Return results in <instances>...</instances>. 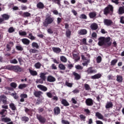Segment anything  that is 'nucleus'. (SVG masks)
Listing matches in <instances>:
<instances>
[{
	"mask_svg": "<svg viewBox=\"0 0 124 124\" xmlns=\"http://www.w3.org/2000/svg\"><path fill=\"white\" fill-rule=\"evenodd\" d=\"M4 68L5 69H8V70H13L15 72H22V71H24V68L19 65H8L5 66Z\"/></svg>",
	"mask_w": 124,
	"mask_h": 124,
	"instance_id": "nucleus-1",
	"label": "nucleus"
},
{
	"mask_svg": "<svg viewBox=\"0 0 124 124\" xmlns=\"http://www.w3.org/2000/svg\"><path fill=\"white\" fill-rule=\"evenodd\" d=\"M55 20V18L49 16L46 17L45 21L43 22L44 27H47L48 25L52 24Z\"/></svg>",
	"mask_w": 124,
	"mask_h": 124,
	"instance_id": "nucleus-2",
	"label": "nucleus"
},
{
	"mask_svg": "<svg viewBox=\"0 0 124 124\" xmlns=\"http://www.w3.org/2000/svg\"><path fill=\"white\" fill-rule=\"evenodd\" d=\"M114 11V7L112 5H108L103 10L104 14L105 15H108V14H112Z\"/></svg>",
	"mask_w": 124,
	"mask_h": 124,
	"instance_id": "nucleus-3",
	"label": "nucleus"
},
{
	"mask_svg": "<svg viewBox=\"0 0 124 124\" xmlns=\"http://www.w3.org/2000/svg\"><path fill=\"white\" fill-rule=\"evenodd\" d=\"M110 37H104V41L105 44V47H110L112 45V42H110Z\"/></svg>",
	"mask_w": 124,
	"mask_h": 124,
	"instance_id": "nucleus-4",
	"label": "nucleus"
},
{
	"mask_svg": "<svg viewBox=\"0 0 124 124\" xmlns=\"http://www.w3.org/2000/svg\"><path fill=\"white\" fill-rule=\"evenodd\" d=\"M36 117L37 120H38L39 122L41 124H45V123H46V118L42 116L41 115L37 114Z\"/></svg>",
	"mask_w": 124,
	"mask_h": 124,
	"instance_id": "nucleus-5",
	"label": "nucleus"
},
{
	"mask_svg": "<svg viewBox=\"0 0 124 124\" xmlns=\"http://www.w3.org/2000/svg\"><path fill=\"white\" fill-rule=\"evenodd\" d=\"M93 67H89L87 71L86 72H87V74H93V73H96L97 72V71L95 69H93Z\"/></svg>",
	"mask_w": 124,
	"mask_h": 124,
	"instance_id": "nucleus-6",
	"label": "nucleus"
},
{
	"mask_svg": "<svg viewBox=\"0 0 124 124\" xmlns=\"http://www.w3.org/2000/svg\"><path fill=\"white\" fill-rule=\"evenodd\" d=\"M98 45L99 46H105V43L104 42V37H100L99 39Z\"/></svg>",
	"mask_w": 124,
	"mask_h": 124,
	"instance_id": "nucleus-7",
	"label": "nucleus"
},
{
	"mask_svg": "<svg viewBox=\"0 0 124 124\" xmlns=\"http://www.w3.org/2000/svg\"><path fill=\"white\" fill-rule=\"evenodd\" d=\"M104 25L107 26V27H110V26H111L113 24V21H112V20L110 19H105L104 20Z\"/></svg>",
	"mask_w": 124,
	"mask_h": 124,
	"instance_id": "nucleus-8",
	"label": "nucleus"
},
{
	"mask_svg": "<svg viewBox=\"0 0 124 124\" xmlns=\"http://www.w3.org/2000/svg\"><path fill=\"white\" fill-rule=\"evenodd\" d=\"M85 103L87 106H93V100L91 98L87 99Z\"/></svg>",
	"mask_w": 124,
	"mask_h": 124,
	"instance_id": "nucleus-9",
	"label": "nucleus"
},
{
	"mask_svg": "<svg viewBox=\"0 0 124 124\" xmlns=\"http://www.w3.org/2000/svg\"><path fill=\"white\" fill-rule=\"evenodd\" d=\"M41 94H43V92L40 91H37L34 90L33 92V95L35 97H40V95H41Z\"/></svg>",
	"mask_w": 124,
	"mask_h": 124,
	"instance_id": "nucleus-10",
	"label": "nucleus"
},
{
	"mask_svg": "<svg viewBox=\"0 0 124 124\" xmlns=\"http://www.w3.org/2000/svg\"><path fill=\"white\" fill-rule=\"evenodd\" d=\"M90 28L92 31H96L98 29V25L96 23H93L91 25Z\"/></svg>",
	"mask_w": 124,
	"mask_h": 124,
	"instance_id": "nucleus-11",
	"label": "nucleus"
},
{
	"mask_svg": "<svg viewBox=\"0 0 124 124\" xmlns=\"http://www.w3.org/2000/svg\"><path fill=\"white\" fill-rule=\"evenodd\" d=\"M37 87L40 90H41V91H42L43 92H47V91L48 90V88H47L46 86H45L42 85H38L37 86Z\"/></svg>",
	"mask_w": 124,
	"mask_h": 124,
	"instance_id": "nucleus-12",
	"label": "nucleus"
},
{
	"mask_svg": "<svg viewBox=\"0 0 124 124\" xmlns=\"http://www.w3.org/2000/svg\"><path fill=\"white\" fill-rule=\"evenodd\" d=\"M88 33V31L86 29H81L78 31V34L79 35H86Z\"/></svg>",
	"mask_w": 124,
	"mask_h": 124,
	"instance_id": "nucleus-13",
	"label": "nucleus"
},
{
	"mask_svg": "<svg viewBox=\"0 0 124 124\" xmlns=\"http://www.w3.org/2000/svg\"><path fill=\"white\" fill-rule=\"evenodd\" d=\"M20 97H21V99L20 100V102H24L25 98H28V95L25 93H22L20 94Z\"/></svg>",
	"mask_w": 124,
	"mask_h": 124,
	"instance_id": "nucleus-14",
	"label": "nucleus"
},
{
	"mask_svg": "<svg viewBox=\"0 0 124 124\" xmlns=\"http://www.w3.org/2000/svg\"><path fill=\"white\" fill-rule=\"evenodd\" d=\"M25 112L29 115V116H32V109L28 108H25Z\"/></svg>",
	"mask_w": 124,
	"mask_h": 124,
	"instance_id": "nucleus-15",
	"label": "nucleus"
},
{
	"mask_svg": "<svg viewBox=\"0 0 124 124\" xmlns=\"http://www.w3.org/2000/svg\"><path fill=\"white\" fill-rule=\"evenodd\" d=\"M102 76V75L100 73L96 74L93 76H91V79H99L101 78Z\"/></svg>",
	"mask_w": 124,
	"mask_h": 124,
	"instance_id": "nucleus-16",
	"label": "nucleus"
},
{
	"mask_svg": "<svg viewBox=\"0 0 124 124\" xmlns=\"http://www.w3.org/2000/svg\"><path fill=\"white\" fill-rule=\"evenodd\" d=\"M52 50L54 53H56V54H60L62 52V49L60 47H53Z\"/></svg>",
	"mask_w": 124,
	"mask_h": 124,
	"instance_id": "nucleus-17",
	"label": "nucleus"
},
{
	"mask_svg": "<svg viewBox=\"0 0 124 124\" xmlns=\"http://www.w3.org/2000/svg\"><path fill=\"white\" fill-rule=\"evenodd\" d=\"M89 16L91 19H94L96 17V12H91L89 14Z\"/></svg>",
	"mask_w": 124,
	"mask_h": 124,
	"instance_id": "nucleus-18",
	"label": "nucleus"
},
{
	"mask_svg": "<svg viewBox=\"0 0 124 124\" xmlns=\"http://www.w3.org/2000/svg\"><path fill=\"white\" fill-rule=\"evenodd\" d=\"M73 75L75 76V80H80L81 79V76L75 72H73Z\"/></svg>",
	"mask_w": 124,
	"mask_h": 124,
	"instance_id": "nucleus-19",
	"label": "nucleus"
},
{
	"mask_svg": "<svg viewBox=\"0 0 124 124\" xmlns=\"http://www.w3.org/2000/svg\"><path fill=\"white\" fill-rule=\"evenodd\" d=\"M47 80L48 82H50L51 83H52L56 81V78L52 76H48L47 77Z\"/></svg>",
	"mask_w": 124,
	"mask_h": 124,
	"instance_id": "nucleus-20",
	"label": "nucleus"
},
{
	"mask_svg": "<svg viewBox=\"0 0 124 124\" xmlns=\"http://www.w3.org/2000/svg\"><path fill=\"white\" fill-rule=\"evenodd\" d=\"M54 112L55 115H59V114L61 113V109L60 108V107H56L54 108Z\"/></svg>",
	"mask_w": 124,
	"mask_h": 124,
	"instance_id": "nucleus-21",
	"label": "nucleus"
},
{
	"mask_svg": "<svg viewBox=\"0 0 124 124\" xmlns=\"http://www.w3.org/2000/svg\"><path fill=\"white\" fill-rule=\"evenodd\" d=\"M118 13L119 15H123V14H124V6L119 7Z\"/></svg>",
	"mask_w": 124,
	"mask_h": 124,
	"instance_id": "nucleus-22",
	"label": "nucleus"
},
{
	"mask_svg": "<svg viewBox=\"0 0 124 124\" xmlns=\"http://www.w3.org/2000/svg\"><path fill=\"white\" fill-rule=\"evenodd\" d=\"M113 103L112 102H108L106 105V109H109V108H113Z\"/></svg>",
	"mask_w": 124,
	"mask_h": 124,
	"instance_id": "nucleus-23",
	"label": "nucleus"
},
{
	"mask_svg": "<svg viewBox=\"0 0 124 124\" xmlns=\"http://www.w3.org/2000/svg\"><path fill=\"white\" fill-rule=\"evenodd\" d=\"M21 41L22 43H23V44H25V45H29L30 44V43L31 42L30 40L27 38L22 39Z\"/></svg>",
	"mask_w": 124,
	"mask_h": 124,
	"instance_id": "nucleus-24",
	"label": "nucleus"
},
{
	"mask_svg": "<svg viewBox=\"0 0 124 124\" xmlns=\"http://www.w3.org/2000/svg\"><path fill=\"white\" fill-rule=\"evenodd\" d=\"M29 72L31 76H37V72L36 71L32 70L31 69H29Z\"/></svg>",
	"mask_w": 124,
	"mask_h": 124,
	"instance_id": "nucleus-25",
	"label": "nucleus"
},
{
	"mask_svg": "<svg viewBox=\"0 0 124 124\" xmlns=\"http://www.w3.org/2000/svg\"><path fill=\"white\" fill-rule=\"evenodd\" d=\"M61 103L62 104V105H63V106H69V103H68L66 99H62Z\"/></svg>",
	"mask_w": 124,
	"mask_h": 124,
	"instance_id": "nucleus-26",
	"label": "nucleus"
},
{
	"mask_svg": "<svg viewBox=\"0 0 124 124\" xmlns=\"http://www.w3.org/2000/svg\"><path fill=\"white\" fill-rule=\"evenodd\" d=\"M2 17L4 21H7V20H9V18H10V16L4 14L2 15Z\"/></svg>",
	"mask_w": 124,
	"mask_h": 124,
	"instance_id": "nucleus-27",
	"label": "nucleus"
},
{
	"mask_svg": "<svg viewBox=\"0 0 124 124\" xmlns=\"http://www.w3.org/2000/svg\"><path fill=\"white\" fill-rule=\"evenodd\" d=\"M37 7L39 9H43L44 8V4L41 2H39L37 4Z\"/></svg>",
	"mask_w": 124,
	"mask_h": 124,
	"instance_id": "nucleus-28",
	"label": "nucleus"
},
{
	"mask_svg": "<svg viewBox=\"0 0 124 124\" xmlns=\"http://www.w3.org/2000/svg\"><path fill=\"white\" fill-rule=\"evenodd\" d=\"M5 112H7L6 109H2L0 111V115H1V118H4L5 116H6V114H5Z\"/></svg>",
	"mask_w": 124,
	"mask_h": 124,
	"instance_id": "nucleus-29",
	"label": "nucleus"
},
{
	"mask_svg": "<svg viewBox=\"0 0 124 124\" xmlns=\"http://www.w3.org/2000/svg\"><path fill=\"white\" fill-rule=\"evenodd\" d=\"M27 87H28V84H26L25 83L20 84L18 86V89L19 90H23V89H25V88H27Z\"/></svg>",
	"mask_w": 124,
	"mask_h": 124,
	"instance_id": "nucleus-30",
	"label": "nucleus"
},
{
	"mask_svg": "<svg viewBox=\"0 0 124 124\" xmlns=\"http://www.w3.org/2000/svg\"><path fill=\"white\" fill-rule=\"evenodd\" d=\"M31 46L32 48H35V49H39V46L38 44L36 42H33L31 44Z\"/></svg>",
	"mask_w": 124,
	"mask_h": 124,
	"instance_id": "nucleus-31",
	"label": "nucleus"
},
{
	"mask_svg": "<svg viewBox=\"0 0 124 124\" xmlns=\"http://www.w3.org/2000/svg\"><path fill=\"white\" fill-rule=\"evenodd\" d=\"M95 116L98 119H100V120H103V115H102L100 113L98 112H96Z\"/></svg>",
	"mask_w": 124,
	"mask_h": 124,
	"instance_id": "nucleus-32",
	"label": "nucleus"
},
{
	"mask_svg": "<svg viewBox=\"0 0 124 124\" xmlns=\"http://www.w3.org/2000/svg\"><path fill=\"white\" fill-rule=\"evenodd\" d=\"M46 73H41L40 74V77L41 79H42L43 81H45L46 80Z\"/></svg>",
	"mask_w": 124,
	"mask_h": 124,
	"instance_id": "nucleus-33",
	"label": "nucleus"
},
{
	"mask_svg": "<svg viewBox=\"0 0 124 124\" xmlns=\"http://www.w3.org/2000/svg\"><path fill=\"white\" fill-rule=\"evenodd\" d=\"M42 64H41L40 62H37L34 64V67L36 69H40Z\"/></svg>",
	"mask_w": 124,
	"mask_h": 124,
	"instance_id": "nucleus-34",
	"label": "nucleus"
},
{
	"mask_svg": "<svg viewBox=\"0 0 124 124\" xmlns=\"http://www.w3.org/2000/svg\"><path fill=\"white\" fill-rule=\"evenodd\" d=\"M65 34L66 37L70 38V35H71V31H70L69 29H67L66 31Z\"/></svg>",
	"mask_w": 124,
	"mask_h": 124,
	"instance_id": "nucleus-35",
	"label": "nucleus"
},
{
	"mask_svg": "<svg viewBox=\"0 0 124 124\" xmlns=\"http://www.w3.org/2000/svg\"><path fill=\"white\" fill-rule=\"evenodd\" d=\"M31 14L29 13V12H23V17L27 18L28 17H31Z\"/></svg>",
	"mask_w": 124,
	"mask_h": 124,
	"instance_id": "nucleus-36",
	"label": "nucleus"
},
{
	"mask_svg": "<svg viewBox=\"0 0 124 124\" xmlns=\"http://www.w3.org/2000/svg\"><path fill=\"white\" fill-rule=\"evenodd\" d=\"M22 122H25V123H28L30 121V118L27 116H23L21 117Z\"/></svg>",
	"mask_w": 124,
	"mask_h": 124,
	"instance_id": "nucleus-37",
	"label": "nucleus"
},
{
	"mask_svg": "<svg viewBox=\"0 0 124 124\" xmlns=\"http://www.w3.org/2000/svg\"><path fill=\"white\" fill-rule=\"evenodd\" d=\"M27 37L31 40H35V37L32 35V33H30Z\"/></svg>",
	"mask_w": 124,
	"mask_h": 124,
	"instance_id": "nucleus-38",
	"label": "nucleus"
},
{
	"mask_svg": "<svg viewBox=\"0 0 124 124\" xmlns=\"http://www.w3.org/2000/svg\"><path fill=\"white\" fill-rule=\"evenodd\" d=\"M2 122H4V123H8L9 122H11V119L10 118H8L7 117L2 118L1 119Z\"/></svg>",
	"mask_w": 124,
	"mask_h": 124,
	"instance_id": "nucleus-39",
	"label": "nucleus"
},
{
	"mask_svg": "<svg viewBox=\"0 0 124 124\" xmlns=\"http://www.w3.org/2000/svg\"><path fill=\"white\" fill-rule=\"evenodd\" d=\"M116 80L117 82H119V83H122V82H123V77L117 75Z\"/></svg>",
	"mask_w": 124,
	"mask_h": 124,
	"instance_id": "nucleus-40",
	"label": "nucleus"
},
{
	"mask_svg": "<svg viewBox=\"0 0 124 124\" xmlns=\"http://www.w3.org/2000/svg\"><path fill=\"white\" fill-rule=\"evenodd\" d=\"M89 63H90V59H85L84 60V63H82L84 66H87Z\"/></svg>",
	"mask_w": 124,
	"mask_h": 124,
	"instance_id": "nucleus-41",
	"label": "nucleus"
},
{
	"mask_svg": "<svg viewBox=\"0 0 124 124\" xmlns=\"http://www.w3.org/2000/svg\"><path fill=\"white\" fill-rule=\"evenodd\" d=\"M10 108L13 111H15L16 110V107L15 106V105L14 103H11L9 105Z\"/></svg>",
	"mask_w": 124,
	"mask_h": 124,
	"instance_id": "nucleus-42",
	"label": "nucleus"
},
{
	"mask_svg": "<svg viewBox=\"0 0 124 124\" xmlns=\"http://www.w3.org/2000/svg\"><path fill=\"white\" fill-rule=\"evenodd\" d=\"M10 87L13 89H16V88H17V83H15V82H12L10 83Z\"/></svg>",
	"mask_w": 124,
	"mask_h": 124,
	"instance_id": "nucleus-43",
	"label": "nucleus"
},
{
	"mask_svg": "<svg viewBox=\"0 0 124 124\" xmlns=\"http://www.w3.org/2000/svg\"><path fill=\"white\" fill-rule=\"evenodd\" d=\"M60 60L61 62H67V59H66L64 56L60 57Z\"/></svg>",
	"mask_w": 124,
	"mask_h": 124,
	"instance_id": "nucleus-44",
	"label": "nucleus"
},
{
	"mask_svg": "<svg viewBox=\"0 0 124 124\" xmlns=\"http://www.w3.org/2000/svg\"><path fill=\"white\" fill-rule=\"evenodd\" d=\"M117 62H118V60L114 59L110 62V65L114 66V65H116V63H117Z\"/></svg>",
	"mask_w": 124,
	"mask_h": 124,
	"instance_id": "nucleus-45",
	"label": "nucleus"
},
{
	"mask_svg": "<svg viewBox=\"0 0 124 124\" xmlns=\"http://www.w3.org/2000/svg\"><path fill=\"white\" fill-rule=\"evenodd\" d=\"M8 31L9 33H12V32L15 31V29L13 27H10L8 29Z\"/></svg>",
	"mask_w": 124,
	"mask_h": 124,
	"instance_id": "nucleus-46",
	"label": "nucleus"
},
{
	"mask_svg": "<svg viewBox=\"0 0 124 124\" xmlns=\"http://www.w3.org/2000/svg\"><path fill=\"white\" fill-rule=\"evenodd\" d=\"M11 95L15 98V99H18L19 98V96L17 95V93H12L11 94Z\"/></svg>",
	"mask_w": 124,
	"mask_h": 124,
	"instance_id": "nucleus-47",
	"label": "nucleus"
},
{
	"mask_svg": "<svg viewBox=\"0 0 124 124\" xmlns=\"http://www.w3.org/2000/svg\"><path fill=\"white\" fill-rule=\"evenodd\" d=\"M80 19H83L84 20H87V19H88V17L87 16L84 14H82L80 16Z\"/></svg>",
	"mask_w": 124,
	"mask_h": 124,
	"instance_id": "nucleus-48",
	"label": "nucleus"
},
{
	"mask_svg": "<svg viewBox=\"0 0 124 124\" xmlns=\"http://www.w3.org/2000/svg\"><path fill=\"white\" fill-rule=\"evenodd\" d=\"M59 67L60 69H61V70H65V66H64V65H63V64H60L59 65Z\"/></svg>",
	"mask_w": 124,
	"mask_h": 124,
	"instance_id": "nucleus-49",
	"label": "nucleus"
},
{
	"mask_svg": "<svg viewBox=\"0 0 124 124\" xmlns=\"http://www.w3.org/2000/svg\"><path fill=\"white\" fill-rule=\"evenodd\" d=\"M101 61H102V58H101V56H99L96 58V62L97 63H100L101 62Z\"/></svg>",
	"mask_w": 124,
	"mask_h": 124,
	"instance_id": "nucleus-50",
	"label": "nucleus"
},
{
	"mask_svg": "<svg viewBox=\"0 0 124 124\" xmlns=\"http://www.w3.org/2000/svg\"><path fill=\"white\" fill-rule=\"evenodd\" d=\"M16 48L17 51H23L24 48L20 46H16Z\"/></svg>",
	"mask_w": 124,
	"mask_h": 124,
	"instance_id": "nucleus-51",
	"label": "nucleus"
},
{
	"mask_svg": "<svg viewBox=\"0 0 124 124\" xmlns=\"http://www.w3.org/2000/svg\"><path fill=\"white\" fill-rule=\"evenodd\" d=\"M84 88L86 91H90L91 90V87L88 84H84Z\"/></svg>",
	"mask_w": 124,
	"mask_h": 124,
	"instance_id": "nucleus-52",
	"label": "nucleus"
},
{
	"mask_svg": "<svg viewBox=\"0 0 124 124\" xmlns=\"http://www.w3.org/2000/svg\"><path fill=\"white\" fill-rule=\"evenodd\" d=\"M29 52H30V53H32V54H35V53H37V52H38V50H37L35 49L31 48L29 50Z\"/></svg>",
	"mask_w": 124,
	"mask_h": 124,
	"instance_id": "nucleus-53",
	"label": "nucleus"
},
{
	"mask_svg": "<svg viewBox=\"0 0 124 124\" xmlns=\"http://www.w3.org/2000/svg\"><path fill=\"white\" fill-rule=\"evenodd\" d=\"M10 62L11 63H13L14 64H16L18 63V61H17V60L16 59H14L11 60Z\"/></svg>",
	"mask_w": 124,
	"mask_h": 124,
	"instance_id": "nucleus-54",
	"label": "nucleus"
},
{
	"mask_svg": "<svg viewBox=\"0 0 124 124\" xmlns=\"http://www.w3.org/2000/svg\"><path fill=\"white\" fill-rule=\"evenodd\" d=\"M46 95L49 98H52L53 97V94L51 92H47Z\"/></svg>",
	"mask_w": 124,
	"mask_h": 124,
	"instance_id": "nucleus-55",
	"label": "nucleus"
},
{
	"mask_svg": "<svg viewBox=\"0 0 124 124\" xmlns=\"http://www.w3.org/2000/svg\"><path fill=\"white\" fill-rule=\"evenodd\" d=\"M6 98H7V97H6V96H5V95H1L0 96V103H1V101H2V99H6Z\"/></svg>",
	"mask_w": 124,
	"mask_h": 124,
	"instance_id": "nucleus-56",
	"label": "nucleus"
},
{
	"mask_svg": "<svg viewBox=\"0 0 124 124\" xmlns=\"http://www.w3.org/2000/svg\"><path fill=\"white\" fill-rule=\"evenodd\" d=\"M19 35H21V36H25V35H27V32L25 31H23L22 32H19Z\"/></svg>",
	"mask_w": 124,
	"mask_h": 124,
	"instance_id": "nucleus-57",
	"label": "nucleus"
},
{
	"mask_svg": "<svg viewBox=\"0 0 124 124\" xmlns=\"http://www.w3.org/2000/svg\"><path fill=\"white\" fill-rule=\"evenodd\" d=\"M54 3H57L58 5L61 6V0H52Z\"/></svg>",
	"mask_w": 124,
	"mask_h": 124,
	"instance_id": "nucleus-58",
	"label": "nucleus"
},
{
	"mask_svg": "<svg viewBox=\"0 0 124 124\" xmlns=\"http://www.w3.org/2000/svg\"><path fill=\"white\" fill-rule=\"evenodd\" d=\"M65 85L67 87H69V88H71V87H72V86L73 85V84H72L71 83H70V82H68L67 81H66Z\"/></svg>",
	"mask_w": 124,
	"mask_h": 124,
	"instance_id": "nucleus-59",
	"label": "nucleus"
},
{
	"mask_svg": "<svg viewBox=\"0 0 124 124\" xmlns=\"http://www.w3.org/2000/svg\"><path fill=\"white\" fill-rule=\"evenodd\" d=\"M75 68H76V69L78 70H81L83 69V67H82V66L80 65H77L75 66Z\"/></svg>",
	"mask_w": 124,
	"mask_h": 124,
	"instance_id": "nucleus-60",
	"label": "nucleus"
},
{
	"mask_svg": "<svg viewBox=\"0 0 124 124\" xmlns=\"http://www.w3.org/2000/svg\"><path fill=\"white\" fill-rule=\"evenodd\" d=\"M51 69H54V70H56L57 69V66H56V64H52L51 66Z\"/></svg>",
	"mask_w": 124,
	"mask_h": 124,
	"instance_id": "nucleus-61",
	"label": "nucleus"
},
{
	"mask_svg": "<svg viewBox=\"0 0 124 124\" xmlns=\"http://www.w3.org/2000/svg\"><path fill=\"white\" fill-rule=\"evenodd\" d=\"M74 66L73 65V64H67V67H68V69H72V68Z\"/></svg>",
	"mask_w": 124,
	"mask_h": 124,
	"instance_id": "nucleus-62",
	"label": "nucleus"
},
{
	"mask_svg": "<svg viewBox=\"0 0 124 124\" xmlns=\"http://www.w3.org/2000/svg\"><path fill=\"white\" fill-rule=\"evenodd\" d=\"M120 23L121 24H124V16H122L120 17Z\"/></svg>",
	"mask_w": 124,
	"mask_h": 124,
	"instance_id": "nucleus-63",
	"label": "nucleus"
},
{
	"mask_svg": "<svg viewBox=\"0 0 124 124\" xmlns=\"http://www.w3.org/2000/svg\"><path fill=\"white\" fill-rule=\"evenodd\" d=\"M62 124H70L69 122L67 121H65L64 120H62Z\"/></svg>",
	"mask_w": 124,
	"mask_h": 124,
	"instance_id": "nucleus-64",
	"label": "nucleus"
}]
</instances>
